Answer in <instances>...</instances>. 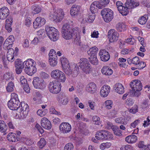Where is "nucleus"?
<instances>
[{"instance_id":"0e129e2a","label":"nucleus","mask_w":150,"mask_h":150,"mask_svg":"<svg viewBox=\"0 0 150 150\" xmlns=\"http://www.w3.org/2000/svg\"><path fill=\"white\" fill-rule=\"evenodd\" d=\"M50 112L51 114H54L57 115H60V112L57 111L53 108H51L50 109Z\"/></svg>"},{"instance_id":"37998d69","label":"nucleus","mask_w":150,"mask_h":150,"mask_svg":"<svg viewBox=\"0 0 150 150\" xmlns=\"http://www.w3.org/2000/svg\"><path fill=\"white\" fill-rule=\"evenodd\" d=\"M46 144V142L43 138H42L38 143V145L40 149H42Z\"/></svg>"},{"instance_id":"f704fd0d","label":"nucleus","mask_w":150,"mask_h":150,"mask_svg":"<svg viewBox=\"0 0 150 150\" xmlns=\"http://www.w3.org/2000/svg\"><path fill=\"white\" fill-rule=\"evenodd\" d=\"M138 146L139 148L142 149V150H149V149H150V145H145L143 141H139Z\"/></svg>"},{"instance_id":"b1692460","label":"nucleus","mask_w":150,"mask_h":150,"mask_svg":"<svg viewBox=\"0 0 150 150\" xmlns=\"http://www.w3.org/2000/svg\"><path fill=\"white\" fill-rule=\"evenodd\" d=\"M7 138L9 141L12 142H17L20 140V138L17 137L16 134L12 132L8 134Z\"/></svg>"},{"instance_id":"79ce46f5","label":"nucleus","mask_w":150,"mask_h":150,"mask_svg":"<svg viewBox=\"0 0 150 150\" xmlns=\"http://www.w3.org/2000/svg\"><path fill=\"white\" fill-rule=\"evenodd\" d=\"M112 129L114 134L117 136H120L122 135V131L119 128L116 126L113 127Z\"/></svg>"},{"instance_id":"c756f323","label":"nucleus","mask_w":150,"mask_h":150,"mask_svg":"<svg viewBox=\"0 0 150 150\" xmlns=\"http://www.w3.org/2000/svg\"><path fill=\"white\" fill-rule=\"evenodd\" d=\"M137 139V137L134 135H129L127 136L125 139L126 142L129 143H133L136 142Z\"/></svg>"},{"instance_id":"6e6d98bb","label":"nucleus","mask_w":150,"mask_h":150,"mask_svg":"<svg viewBox=\"0 0 150 150\" xmlns=\"http://www.w3.org/2000/svg\"><path fill=\"white\" fill-rule=\"evenodd\" d=\"M56 53V52L54 50H51L49 54V58L57 57Z\"/></svg>"},{"instance_id":"ea45409f","label":"nucleus","mask_w":150,"mask_h":150,"mask_svg":"<svg viewBox=\"0 0 150 150\" xmlns=\"http://www.w3.org/2000/svg\"><path fill=\"white\" fill-rule=\"evenodd\" d=\"M49 63L50 65L52 67L56 65L57 63V57H51L49 58Z\"/></svg>"},{"instance_id":"aec40b11","label":"nucleus","mask_w":150,"mask_h":150,"mask_svg":"<svg viewBox=\"0 0 150 150\" xmlns=\"http://www.w3.org/2000/svg\"><path fill=\"white\" fill-rule=\"evenodd\" d=\"M99 54L101 60L104 62L108 61L110 58V55L108 52L105 50H100Z\"/></svg>"},{"instance_id":"864d4df0","label":"nucleus","mask_w":150,"mask_h":150,"mask_svg":"<svg viewBox=\"0 0 150 150\" xmlns=\"http://www.w3.org/2000/svg\"><path fill=\"white\" fill-rule=\"evenodd\" d=\"M6 42H8L9 44L12 45L14 41V38L13 35H10L6 40Z\"/></svg>"},{"instance_id":"bf43d9fd","label":"nucleus","mask_w":150,"mask_h":150,"mask_svg":"<svg viewBox=\"0 0 150 150\" xmlns=\"http://www.w3.org/2000/svg\"><path fill=\"white\" fill-rule=\"evenodd\" d=\"M20 81L21 84L23 86L28 84L27 79L23 76L21 77Z\"/></svg>"},{"instance_id":"6e6552de","label":"nucleus","mask_w":150,"mask_h":150,"mask_svg":"<svg viewBox=\"0 0 150 150\" xmlns=\"http://www.w3.org/2000/svg\"><path fill=\"white\" fill-rule=\"evenodd\" d=\"M101 14L104 21L107 23L111 21L114 17L113 11L109 8H104L101 10Z\"/></svg>"},{"instance_id":"0eeeda50","label":"nucleus","mask_w":150,"mask_h":150,"mask_svg":"<svg viewBox=\"0 0 150 150\" xmlns=\"http://www.w3.org/2000/svg\"><path fill=\"white\" fill-rule=\"evenodd\" d=\"M95 6L99 9L101 8L97 2H94L91 4L90 7V12L89 13L88 16L87 18V21L88 22L92 23L95 19V13L96 11V10L95 9Z\"/></svg>"},{"instance_id":"4be33fe9","label":"nucleus","mask_w":150,"mask_h":150,"mask_svg":"<svg viewBox=\"0 0 150 150\" xmlns=\"http://www.w3.org/2000/svg\"><path fill=\"white\" fill-rule=\"evenodd\" d=\"M41 123L42 126L44 129L49 130L51 128L52 125L50 122L46 118L42 119Z\"/></svg>"},{"instance_id":"f257e3e1","label":"nucleus","mask_w":150,"mask_h":150,"mask_svg":"<svg viewBox=\"0 0 150 150\" xmlns=\"http://www.w3.org/2000/svg\"><path fill=\"white\" fill-rule=\"evenodd\" d=\"M61 32L62 37L65 39L69 40L72 38L74 44L80 45V37L78 28L76 27L72 29L71 25L65 24L62 26Z\"/></svg>"},{"instance_id":"774afa93","label":"nucleus","mask_w":150,"mask_h":150,"mask_svg":"<svg viewBox=\"0 0 150 150\" xmlns=\"http://www.w3.org/2000/svg\"><path fill=\"white\" fill-rule=\"evenodd\" d=\"M116 4L118 10H120L121 8H122V7L124 6L123 4L120 1H117Z\"/></svg>"},{"instance_id":"4468645a","label":"nucleus","mask_w":150,"mask_h":150,"mask_svg":"<svg viewBox=\"0 0 150 150\" xmlns=\"http://www.w3.org/2000/svg\"><path fill=\"white\" fill-rule=\"evenodd\" d=\"M108 34L110 41L111 42H115L118 39L119 34L114 29L110 30L108 32Z\"/></svg>"},{"instance_id":"c9c22d12","label":"nucleus","mask_w":150,"mask_h":150,"mask_svg":"<svg viewBox=\"0 0 150 150\" xmlns=\"http://www.w3.org/2000/svg\"><path fill=\"white\" fill-rule=\"evenodd\" d=\"M148 18V16L147 15H145L141 17L138 20L139 23L141 25H144L146 22Z\"/></svg>"},{"instance_id":"2eb2a0df","label":"nucleus","mask_w":150,"mask_h":150,"mask_svg":"<svg viewBox=\"0 0 150 150\" xmlns=\"http://www.w3.org/2000/svg\"><path fill=\"white\" fill-rule=\"evenodd\" d=\"M59 129L61 132L65 134L69 132L71 129L70 125L68 122H62L59 125Z\"/></svg>"},{"instance_id":"f3484780","label":"nucleus","mask_w":150,"mask_h":150,"mask_svg":"<svg viewBox=\"0 0 150 150\" xmlns=\"http://www.w3.org/2000/svg\"><path fill=\"white\" fill-rule=\"evenodd\" d=\"M19 101H16L14 100L10 99L8 101L7 105L8 107L11 110H16L18 108L19 105Z\"/></svg>"},{"instance_id":"9b49d317","label":"nucleus","mask_w":150,"mask_h":150,"mask_svg":"<svg viewBox=\"0 0 150 150\" xmlns=\"http://www.w3.org/2000/svg\"><path fill=\"white\" fill-rule=\"evenodd\" d=\"M49 88L50 92L54 94H57L61 91V83L56 81L51 82L49 85Z\"/></svg>"},{"instance_id":"69168bd1","label":"nucleus","mask_w":150,"mask_h":150,"mask_svg":"<svg viewBox=\"0 0 150 150\" xmlns=\"http://www.w3.org/2000/svg\"><path fill=\"white\" fill-rule=\"evenodd\" d=\"M135 39L133 38H128L126 40V42L130 44L131 45H132L134 44V42H135Z\"/></svg>"},{"instance_id":"052dcab7","label":"nucleus","mask_w":150,"mask_h":150,"mask_svg":"<svg viewBox=\"0 0 150 150\" xmlns=\"http://www.w3.org/2000/svg\"><path fill=\"white\" fill-rule=\"evenodd\" d=\"M12 45L9 43L8 42H6V41H5L3 45V48L5 50H8L9 48H10V47H12Z\"/></svg>"},{"instance_id":"1a4fd4ad","label":"nucleus","mask_w":150,"mask_h":150,"mask_svg":"<svg viewBox=\"0 0 150 150\" xmlns=\"http://www.w3.org/2000/svg\"><path fill=\"white\" fill-rule=\"evenodd\" d=\"M79 67L85 73L88 74L91 71V65L88 59L86 58H82L80 59Z\"/></svg>"},{"instance_id":"dca6fc26","label":"nucleus","mask_w":150,"mask_h":150,"mask_svg":"<svg viewBox=\"0 0 150 150\" xmlns=\"http://www.w3.org/2000/svg\"><path fill=\"white\" fill-rule=\"evenodd\" d=\"M64 71L66 74L69 76L71 75L73 77H76L79 74V69L78 66H76L72 71L69 67L68 68H67V69H65Z\"/></svg>"},{"instance_id":"f03ea898","label":"nucleus","mask_w":150,"mask_h":150,"mask_svg":"<svg viewBox=\"0 0 150 150\" xmlns=\"http://www.w3.org/2000/svg\"><path fill=\"white\" fill-rule=\"evenodd\" d=\"M35 62L31 59H28L25 61V66L24 71L26 74L30 76H32L36 72L37 69L35 67Z\"/></svg>"},{"instance_id":"4d7b16f0","label":"nucleus","mask_w":150,"mask_h":150,"mask_svg":"<svg viewBox=\"0 0 150 150\" xmlns=\"http://www.w3.org/2000/svg\"><path fill=\"white\" fill-rule=\"evenodd\" d=\"M93 122H95V124L96 125H99L100 124V118L98 116H94L93 117Z\"/></svg>"},{"instance_id":"c03bdc74","label":"nucleus","mask_w":150,"mask_h":150,"mask_svg":"<svg viewBox=\"0 0 150 150\" xmlns=\"http://www.w3.org/2000/svg\"><path fill=\"white\" fill-rule=\"evenodd\" d=\"M115 122L117 123L125 125L126 122L125 121V119L123 118L122 117H118L115 119Z\"/></svg>"},{"instance_id":"49530a36","label":"nucleus","mask_w":150,"mask_h":150,"mask_svg":"<svg viewBox=\"0 0 150 150\" xmlns=\"http://www.w3.org/2000/svg\"><path fill=\"white\" fill-rule=\"evenodd\" d=\"M105 106L108 109H110L112 106V102L111 100H107L105 102Z\"/></svg>"},{"instance_id":"cd10ccee","label":"nucleus","mask_w":150,"mask_h":150,"mask_svg":"<svg viewBox=\"0 0 150 150\" xmlns=\"http://www.w3.org/2000/svg\"><path fill=\"white\" fill-rule=\"evenodd\" d=\"M13 22V18L11 17H8L6 20L5 28L8 32H10L12 30L11 25Z\"/></svg>"},{"instance_id":"ddd939ff","label":"nucleus","mask_w":150,"mask_h":150,"mask_svg":"<svg viewBox=\"0 0 150 150\" xmlns=\"http://www.w3.org/2000/svg\"><path fill=\"white\" fill-rule=\"evenodd\" d=\"M64 14L63 10L59 8L56 10L53 14L52 18L56 22L61 21L64 17Z\"/></svg>"},{"instance_id":"39448f33","label":"nucleus","mask_w":150,"mask_h":150,"mask_svg":"<svg viewBox=\"0 0 150 150\" xmlns=\"http://www.w3.org/2000/svg\"><path fill=\"white\" fill-rule=\"evenodd\" d=\"M95 138L100 140H110L113 138V135L108 131L100 130L96 132Z\"/></svg>"},{"instance_id":"09e8293b","label":"nucleus","mask_w":150,"mask_h":150,"mask_svg":"<svg viewBox=\"0 0 150 150\" xmlns=\"http://www.w3.org/2000/svg\"><path fill=\"white\" fill-rule=\"evenodd\" d=\"M37 34L40 38L41 39L43 38V37L45 35V32L43 29H41L38 31Z\"/></svg>"},{"instance_id":"e2e57ef3","label":"nucleus","mask_w":150,"mask_h":150,"mask_svg":"<svg viewBox=\"0 0 150 150\" xmlns=\"http://www.w3.org/2000/svg\"><path fill=\"white\" fill-rule=\"evenodd\" d=\"M138 107L137 105H134L129 110L130 112L132 113H135L138 112Z\"/></svg>"},{"instance_id":"a211bd4d","label":"nucleus","mask_w":150,"mask_h":150,"mask_svg":"<svg viewBox=\"0 0 150 150\" xmlns=\"http://www.w3.org/2000/svg\"><path fill=\"white\" fill-rule=\"evenodd\" d=\"M46 21L43 18L40 17H37L33 22V25L35 28L40 27L43 25L45 23Z\"/></svg>"},{"instance_id":"4c0bfd02","label":"nucleus","mask_w":150,"mask_h":150,"mask_svg":"<svg viewBox=\"0 0 150 150\" xmlns=\"http://www.w3.org/2000/svg\"><path fill=\"white\" fill-rule=\"evenodd\" d=\"M98 50V49L97 47H94L91 48H90L89 50L87 51V53L89 55L96 56L97 51Z\"/></svg>"},{"instance_id":"f8f14e48","label":"nucleus","mask_w":150,"mask_h":150,"mask_svg":"<svg viewBox=\"0 0 150 150\" xmlns=\"http://www.w3.org/2000/svg\"><path fill=\"white\" fill-rule=\"evenodd\" d=\"M33 83L34 87L36 89L43 90L46 87V84L43 80L38 77L34 78Z\"/></svg>"},{"instance_id":"423d86ee","label":"nucleus","mask_w":150,"mask_h":150,"mask_svg":"<svg viewBox=\"0 0 150 150\" xmlns=\"http://www.w3.org/2000/svg\"><path fill=\"white\" fill-rule=\"evenodd\" d=\"M29 111V108L28 105L24 103H20L17 112H16L22 118H24L27 116Z\"/></svg>"},{"instance_id":"7c9ffc66","label":"nucleus","mask_w":150,"mask_h":150,"mask_svg":"<svg viewBox=\"0 0 150 150\" xmlns=\"http://www.w3.org/2000/svg\"><path fill=\"white\" fill-rule=\"evenodd\" d=\"M127 1L124 5L125 6L122 7L120 10H118L119 12L123 16L127 15L129 13L128 6L127 5Z\"/></svg>"},{"instance_id":"a19ab883","label":"nucleus","mask_w":150,"mask_h":150,"mask_svg":"<svg viewBox=\"0 0 150 150\" xmlns=\"http://www.w3.org/2000/svg\"><path fill=\"white\" fill-rule=\"evenodd\" d=\"M32 12L33 14L39 13L41 11V9L40 7L38 6L33 5L32 6Z\"/></svg>"},{"instance_id":"8fccbe9b","label":"nucleus","mask_w":150,"mask_h":150,"mask_svg":"<svg viewBox=\"0 0 150 150\" xmlns=\"http://www.w3.org/2000/svg\"><path fill=\"white\" fill-rule=\"evenodd\" d=\"M110 2L109 0H100L99 2H98V4L99 5V6L101 8L100 5L102 6H106Z\"/></svg>"},{"instance_id":"338daca9","label":"nucleus","mask_w":150,"mask_h":150,"mask_svg":"<svg viewBox=\"0 0 150 150\" xmlns=\"http://www.w3.org/2000/svg\"><path fill=\"white\" fill-rule=\"evenodd\" d=\"M86 128V126L84 123H81L80 124L79 128L81 130V132L84 131Z\"/></svg>"},{"instance_id":"5701e85b","label":"nucleus","mask_w":150,"mask_h":150,"mask_svg":"<svg viewBox=\"0 0 150 150\" xmlns=\"http://www.w3.org/2000/svg\"><path fill=\"white\" fill-rule=\"evenodd\" d=\"M110 87L108 85H105L101 88L100 94L101 96L103 97L107 96L110 91Z\"/></svg>"},{"instance_id":"20e7f679","label":"nucleus","mask_w":150,"mask_h":150,"mask_svg":"<svg viewBox=\"0 0 150 150\" xmlns=\"http://www.w3.org/2000/svg\"><path fill=\"white\" fill-rule=\"evenodd\" d=\"M45 31L47 36L51 40L56 41L59 39V32L55 28L47 26L45 27Z\"/></svg>"},{"instance_id":"13d9d810","label":"nucleus","mask_w":150,"mask_h":150,"mask_svg":"<svg viewBox=\"0 0 150 150\" xmlns=\"http://www.w3.org/2000/svg\"><path fill=\"white\" fill-rule=\"evenodd\" d=\"M132 63L135 65L139 64L140 63L139 59L137 57H135L133 58L132 59Z\"/></svg>"},{"instance_id":"393cba45","label":"nucleus","mask_w":150,"mask_h":150,"mask_svg":"<svg viewBox=\"0 0 150 150\" xmlns=\"http://www.w3.org/2000/svg\"><path fill=\"white\" fill-rule=\"evenodd\" d=\"M114 88L115 91L119 94H122L124 92V88L123 85L120 83H116L115 85Z\"/></svg>"},{"instance_id":"a18cd8bd","label":"nucleus","mask_w":150,"mask_h":150,"mask_svg":"<svg viewBox=\"0 0 150 150\" xmlns=\"http://www.w3.org/2000/svg\"><path fill=\"white\" fill-rule=\"evenodd\" d=\"M48 112V110L47 109L44 110L39 109L37 112V114L41 117H42L46 115Z\"/></svg>"},{"instance_id":"473e14b6","label":"nucleus","mask_w":150,"mask_h":150,"mask_svg":"<svg viewBox=\"0 0 150 150\" xmlns=\"http://www.w3.org/2000/svg\"><path fill=\"white\" fill-rule=\"evenodd\" d=\"M116 28L117 30L119 32L124 31L126 29L125 25L122 23H118L116 25Z\"/></svg>"},{"instance_id":"603ef678","label":"nucleus","mask_w":150,"mask_h":150,"mask_svg":"<svg viewBox=\"0 0 150 150\" xmlns=\"http://www.w3.org/2000/svg\"><path fill=\"white\" fill-rule=\"evenodd\" d=\"M4 78L7 80L10 79L12 80L13 79V77L12 76V74L11 73L9 72H7L4 75Z\"/></svg>"},{"instance_id":"412c9836","label":"nucleus","mask_w":150,"mask_h":150,"mask_svg":"<svg viewBox=\"0 0 150 150\" xmlns=\"http://www.w3.org/2000/svg\"><path fill=\"white\" fill-rule=\"evenodd\" d=\"M9 14V11L6 7H3L0 9V19H5Z\"/></svg>"},{"instance_id":"6ab92c4d","label":"nucleus","mask_w":150,"mask_h":150,"mask_svg":"<svg viewBox=\"0 0 150 150\" xmlns=\"http://www.w3.org/2000/svg\"><path fill=\"white\" fill-rule=\"evenodd\" d=\"M81 6L76 4L73 5L71 8L70 14L71 16L76 17L80 13Z\"/></svg>"},{"instance_id":"3c124183","label":"nucleus","mask_w":150,"mask_h":150,"mask_svg":"<svg viewBox=\"0 0 150 150\" xmlns=\"http://www.w3.org/2000/svg\"><path fill=\"white\" fill-rule=\"evenodd\" d=\"M74 146L71 143H69L66 144L64 148V150H73Z\"/></svg>"},{"instance_id":"9d476101","label":"nucleus","mask_w":150,"mask_h":150,"mask_svg":"<svg viewBox=\"0 0 150 150\" xmlns=\"http://www.w3.org/2000/svg\"><path fill=\"white\" fill-rule=\"evenodd\" d=\"M51 77L59 82H64L66 80V77L64 73L59 70H55L52 71Z\"/></svg>"},{"instance_id":"72a5a7b5","label":"nucleus","mask_w":150,"mask_h":150,"mask_svg":"<svg viewBox=\"0 0 150 150\" xmlns=\"http://www.w3.org/2000/svg\"><path fill=\"white\" fill-rule=\"evenodd\" d=\"M25 62H23L20 59H17L15 62V67L16 68H23L25 66Z\"/></svg>"},{"instance_id":"58836bf2","label":"nucleus","mask_w":150,"mask_h":150,"mask_svg":"<svg viewBox=\"0 0 150 150\" xmlns=\"http://www.w3.org/2000/svg\"><path fill=\"white\" fill-rule=\"evenodd\" d=\"M130 2H127V5L129 8H133L139 6L138 2L134 1L133 0H130Z\"/></svg>"},{"instance_id":"5fc2aeb1","label":"nucleus","mask_w":150,"mask_h":150,"mask_svg":"<svg viewBox=\"0 0 150 150\" xmlns=\"http://www.w3.org/2000/svg\"><path fill=\"white\" fill-rule=\"evenodd\" d=\"M59 102L62 104L65 105L67 104L68 101L67 99L65 98H61L60 96H59Z\"/></svg>"},{"instance_id":"2f4dec72","label":"nucleus","mask_w":150,"mask_h":150,"mask_svg":"<svg viewBox=\"0 0 150 150\" xmlns=\"http://www.w3.org/2000/svg\"><path fill=\"white\" fill-rule=\"evenodd\" d=\"M7 129V127L5 122L2 120H0V131L4 133V135L6 134L5 132Z\"/></svg>"},{"instance_id":"c85d7f7f","label":"nucleus","mask_w":150,"mask_h":150,"mask_svg":"<svg viewBox=\"0 0 150 150\" xmlns=\"http://www.w3.org/2000/svg\"><path fill=\"white\" fill-rule=\"evenodd\" d=\"M87 91L91 93H93L96 90V86L94 83H90L88 85L86 88Z\"/></svg>"},{"instance_id":"e433bc0d","label":"nucleus","mask_w":150,"mask_h":150,"mask_svg":"<svg viewBox=\"0 0 150 150\" xmlns=\"http://www.w3.org/2000/svg\"><path fill=\"white\" fill-rule=\"evenodd\" d=\"M88 58L89 61L91 64L95 65H97L98 64V60L96 56L90 55Z\"/></svg>"},{"instance_id":"7ed1b4c3","label":"nucleus","mask_w":150,"mask_h":150,"mask_svg":"<svg viewBox=\"0 0 150 150\" xmlns=\"http://www.w3.org/2000/svg\"><path fill=\"white\" fill-rule=\"evenodd\" d=\"M130 86L133 91L134 96L138 97L140 95V91L142 88V85L140 80H134L130 83Z\"/></svg>"},{"instance_id":"680f3d73","label":"nucleus","mask_w":150,"mask_h":150,"mask_svg":"<svg viewBox=\"0 0 150 150\" xmlns=\"http://www.w3.org/2000/svg\"><path fill=\"white\" fill-rule=\"evenodd\" d=\"M6 57L8 60L9 62H12L14 60V55L9 54V53H7Z\"/></svg>"},{"instance_id":"de8ad7c7","label":"nucleus","mask_w":150,"mask_h":150,"mask_svg":"<svg viewBox=\"0 0 150 150\" xmlns=\"http://www.w3.org/2000/svg\"><path fill=\"white\" fill-rule=\"evenodd\" d=\"M14 88V83L11 81L8 84L7 86L6 87V89L7 91L9 92L12 91L13 90Z\"/></svg>"},{"instance_id":"bb28decb","label":"nucleus","mask_w":150,"mask_h":150,"mask_svg":"<svg viewBox=\"0 0 150 150\" xmlns=\"http://www.w3.org/2000/svg\"><path fill=\"white\" fill-rule=\"evenodd\" d=\"M60 61L64 71L65 69H67V68L70 67L68 60L64 57H62L61 58Z\"/></svg>"},{"instance_id":"a878e982","label":"nucleus","mask_w":150,"mask_h":150,"mask_svg":"<svg viewBox=\"0 0 150 150\" xmlns=\"http://www.w3.org/2000/svg\"><path fill=\"white\" fill-rule=\"evenodd\" d=\"M102 73L105 75L109 76L112 74L113 71L110 67L108 66H104L101 69Z\"/></svg>"}]
</instances>
